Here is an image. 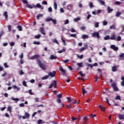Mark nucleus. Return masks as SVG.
<instances>
[{
  "instance_id": "39",
  "label": "nucleus",
  "mask_w": 124,
  "mask_h": 124,
  "mask_svg": "<svg viewBox=\"0 0 124 124\" xmlns=\"http://www.w3.org/2000/svg\"><path fill=\"white\" fill-rule=\"evenodd\" d=\"M109 29L110 30H115L116 28H115V25H112L111 26H110Z\"/></svg>"
},
{
  "instance_id": "29",
  "label": "nucleus",
  "mask_w": 124,
  "mask_h": 124,
  "mask_svg": "<svg viewBox=\"0 0 124 124\" xmlns=\"http://www.w3.org/2000/svg\"><path fill=\"white\" fill-rule=\"evenodd\" d=\"M40 37H41V35L40 34H38L35 36V38H36V39H38L40 38Z\"/></svg>"
},
{
  "instance_id": "12",
  "label": "nucleus",
  "mask_w": 124,
  "mask_h": 124,
  "mask_svg": "<svg viewBox=\"0 0 124 124\" xmlns=\"http://www.w3.org/2000/svg\"><path fill=\"white\" fill-rule=\"evenodd\" d=\"M85 65L88 66V67H91V68H93V64H90L88 62H86L85 63Z\"/></svg>"
},
{
  "instance_id": "41",
  "label": "nucleus",
  "mask_w": 124,
  "mask_h": 124,
  "mask_svg": "<svg viewBox=\"0 0 124 124\" xmlns=\"http://www.w3.org/2000/svg\"><path fill=\"white\" fill-rule=\"evenodd\" d=\"M51 21H52V22H53V23L54 25H56L57 24V20L53 19V18H52Z\"/></svg>"
},
{
  "instance_id": "63",
  "label": "nucleus",
  "mask_w": 124,
  "mask_h": 124,
  "mask_svg": "<svg viewBox=\"0 0 124 124\" xmlns=\"http://www.w3.org/2000/svg\"><path fill=\"white\" fill-rule=\"evenodd\" d=\"M42 4H45V5H47V1H43L42 2Z\"/></svg>"
},
{
  "instance_id": "35",
  "label": "nucleus",
  "mask_w": 124,
  "mask_h": 124,
  "mask_svg": "<svg viewBox=\"0 0 124 124\" xmlns=\"http://www.w3.org/2000/svg\"><path fill=\"white\" fill-rule=\"evenodd\" d=\"M52 42H54V43H56V44H60V43H59V42H58V40H57V39H54L52 40Z\"/></svg>"
},
{
  "instance_id": "46",
  "label": "nucleus",
  "mask_w": 124,
  "mask_h": 124,
  "mask_svg": "<svg viewBox=\"0 0 124 124\" xmlns=\"http://www.w3.org/2000/svg\"><path fill=\"white\" fill-rule=\"evenodd\" d=\"M95 28H98L99 27V22H96L94 25Z\"/></svg>"
},
{
  "instance_id": "15",
  "label": "nucleus",
  "mask_w": 124,
  "mask_h": 124,
  "mask_svg": "<svg viewBox=\"0 0 124 124\" xmlns=\"http://www.w3.org/2000/svg\"><path fill=\"white\" fill-rule=\"evenodd\" d=\"M118 118L119 120H124V114H118Z\"/></svg>"
},
{
  "instance_id": "23",
  "label": "nucleus",
  "mask_w": 124,
  "mask_h": 124,
  "mask_svg": "<svg viewBox=\"0 0 124 124\" xmlns=\"http://www.w3.org/2000/svg\"><path fill=\"white\" fill-rule=\"evenodd\" d=\"M121 15H122V13H121V12H117L116 13L115 16L116 17H119V16H121Z\"/></svg>"
},
{
  "instance_id": "5",
  "label": "nucleus",
  "mask_w": 124,
  "mask_h": 124,
  "mask_svg": "<svg viewBox=\"0 0 124 124\" xmlns=\"http://www.w3.org/2000/svg\"><path fill=\"white\" fill-rule=\"evenodd\" d=\"M116 83L114 82L111 84V87L113 88L114 92H118L119 88L116 86Z\"/></svg>"
},
{
  "instance_id": "28",
  "label": "nucleus",
  "mask_w": 124,
  "mask_h": 124,
  "mask_svg": "<svg viewBox=\"0 0 124 124\" xmlns=\"http://www.w3.org/2000/svg\"><path fill=\"white\" fill-rule=\"evenodd\" d=\"M77 57L78 59H80V60H82V59H83V58H84V55H81L80 56H79V55L78 54V55H77Z\"/></svg>"
},
{
  "instance_id": "56",
  "label": "nucleus",
  "mask_w": 124,
  "mask_h": 124,
  "mask_svg": "<svg viewBox=\"0 0 124 124\" xmlns=\"http://www.w3.org/2000/svg\"><path fill=\"white\" fill-rule=\"evenodd\" d=\"M67 24H69V20L68 19L66 20L64 22V25H67Z\"/></svg>"
},
{
  "instance_id": "13",
  "label": "nucleus",
  "mask_w": 124,
  "mask_h": 124,
  "mask_svg": "<svg viewBox=\"0 0 124 124\" xmlns=\"http://www.w3.org/2000/svg\"><path fill=\"white\" fill-rule=\"evenodd\" d=\"M43 17V14H39L36 16V18L37 20H39L40 18H42Z\"/></svg>"
},
{
  "instance_id": "20",
  "label": "nucleus",
  "mask_w": 124,
  "mask_h": 124,
  "mask_svg": "<svg viewBox=\"0 0 124 124\" xmlns=\"http://www.w3.org/2000/svg\"><path fill=\"white\" fill-rule=\"evenodd\" d=\"M87 38H89V36L88 35L83 34L82 36V39H87Z\"/></svg>"
},
{
  "instance_id": "37",
  "label": "nucleus",
  "mask_w": 124,
  "mask_h": 124,
  "mask_svg": "<svg viewBox=\"0 0 124 124\" xmlns=\"http://www.w3.org/2000/svg\"><path fill=\"white\" fill-rule=\"evenodd\" d=\"M82 93H83V95H84L85 93H87V91H86L85 88L82 89Z\"/></svg>"
},
{
  "instance_id": "8",
  "label": "nucleus",
  "mask_w": 124,
  "mask_h": 124,
  "mask_svg": "<svg viewBox=\"0 0 124 124\" xmlns=\"http://www.w3.org/2000/svg\"><path fill=\"white\" fill-rule=\"evenodd\" d=\"M111 49L114 50V51H118L119 50V47L118 46H116L114 45H112L110 46Z\"/></svg>"
},
{
  "instance_id": "30",
  "label": "nucleus",
  "mask_w": 124,
  "mask_h": 124,
  "mask_svg": "<svg viewBox=\"0 0 124 124\" xmlns=\"http://www.w3.org/2000/svg\"><path fill=\"white\" fill-rule=\"evenodd\" d=\"M99 2L100 3V4H102V5H104V4H105V2L102 0H99Z\"/></svg>"
},
{
  "instance_id": "1",
  "label": "nucleus",
  "mask_w": 124,
  "mask_h": 124,
  "mask_svg": "<svg viewBox=\"0 0 124 124\" xmlns=\"http://www.w3.org/2000/svg\"><path fill=\"white\" fill-rule=\"evenodd\" d=\"M40 58V55L39 54H35L30 58V60H35V59H37L36 60V62L38 65H39L40 67L43 69V70H45L46 69V65L44 63H42L41 62V61L40 60L38 59Z\"/></svg>"
},
{
  "instance_id": "49",
  "label": "nucleus",
  "mask_w": 124,
  "mask_h": 124,
  "mask_svg": "<svg viewBox=\"0 0 124 124\" xmlns=\"http://www.w3.org/2000/svg\"><path fill=\"white\" fill-rule=\"evenodd\" d=\"M70 36H71V37H76L77 35L76 34H71Z\"/></svg>"
},
{
  "instance_id": "52",
  "label": "nucleus",
  "mask_w": 124,
  "mask_h": 124,
  "mask_svg": "<svg viewBox=\"0 0 124 124\" xmlns=\"http://www.w3.org/2000/svg\"><path fill=\"white\" fill-rule=\"evenodd\" d=\"M117 41H121L122 40V37L120 36L117 37Z\"/></svg>"
},
{
  "instance_id": "19",
  "label": "nucleus",
  "mask_w": 124,
  "mask_h": 124,
  "mask_svg": "<svg viewBox=\"0 0 124 124\" xmlns=\"http://www.w3.org/2000/svg\"><path fill=\"white\" fill-rule=\"evenodd\" d=\"M107 9L108 13H111V12L113 11V9H110V7H109L108 6L107 7Z\"/></svg>"
},
{
  "instance_id": "40",
  "label": "nucleus",
  "mask_w": 124,
  "mask_h": 124,
  "mask_svg": "<svg viewBox=\"0 0 124 124\" xmlns=\"http://www.w3.org/2000/svg\"><path fill=\"white\" fill-rule=\"evenodd\" d=\"M33 44H35V45H40V42H36L34 41L33 42Z\"/></svg>"
},
{
  "instance_id": "7",
  "label": "nucleus",
  "mask_w": 124,
  "mask_h": 124,
  "mask_svg": "<svg viewBox=\"0 0 124 124\" xmlns=\"http://www.w3.org/2000/svg\"><path fill=\"white\" fill-rule=\"evenodd\" d=\"M50 76V77H55L56 76V71H53L52 72H49L48 73V77Z\"/></svg>"
},
{
  "instance_id": "11",
  "label": "nucleus",
  "mask_w": 124,
  "mask_h": 124,
  "mask_svg": "<svg viewBox=\"0 0 124 124\" xmlns=\"http://www.w3.org/2000/svg\"><path fill=\"white\" fill-rule=\"evenodd\" d=\"M111 69L113 72H116V71H117V70L118 69V67L114 65L112 67Z\"/></svg>"
},
{
  "instance_id": "38",
  "label": "nucleus",
  "mask_w": 124,
  "mask_h": 124,
  "mask_svg": "<svg viewBox=\"0 0 124 124\" xmlns=\"http://www.w3.org/2000/svg\"><path fill=\"white\" fill-rule=\"evenodd\" d=\"M50 21H52L51 17L47 18L46 19V22H50Z\"/></svg>"
},
{
  "instance_id": "14",
  "label": "nucleus",
  "mask_w": 124,
  "mask_h": 124,
  "mask_svg": "<svg viewBox=\"0 0 124 124\" xmlns=\"http://www.w3.org/2000/svg\"><path fill=\"white\" fill-rule=\"evenodd\" d=\"M50 60H57L58 57L54 56V55H51L49 58Z\"/></svg>"
},
{
  "instance_id": "9",
  "label": "nucleus",
  "mask_w": 124,
  "mask_h": 124,
  "mask_svg": "<svg viewBox=\"0 0 124 124\" xmlns=\"http://www.w3.org/2000/svg\"><path fill=\"white\" fill-rule=\"evenodd\" d=\"M39 31L42 34H43L44 35H45V34H46V33H45V30H44V28L41 27L39 29Z\"/></svg>"
},
{
  "instance_id": "42",
  "label": "nucleus",
  "mask_w": 124,
  "mask_h": 124,
  "mask_svg": "<svg viewBox=\"0 0 124 124\" xmlns=\"http://www.w3.org/2000/svg\"><path fill=\"white\" fill-rule=\"evenodd\" d=\"M22 2L24 4H28V3H29V2H28V0H22Z\"/></svg>"
},
{
  "instance_id": "3",
  "label": "nucleus",
  "mask_w": 124,
  "mask_h": 124,
  "mask_svg": "<svg viewBox=\"0 0 124 124\" xmlns=\"http://www.w3.org/2000/svg\"><path fill=\"white\" fill-rule=\"evenodd\" d=\"M59 70L61 71V75H62V76H66V70L63 69V68H62V66H61L59 68Z\"/></svg>"
},
{
  "instance_id": "6",
  "label": "nucleus",
  "mask_w": 124,
  "mask_h": 124,
  "mask_svg": "<svg viewBox=\"0 0 124 124\" xmlns=\"http://www.w3.org/2000/svg\"><path fill=\"white\" fill-rule=\"evenodd\" d=\"M93 36L94 37H96V38L97 39H99V38H100V35H99V33L98 32H94Z\"/></svg>"
},
{
  "instance_id": "10",
  "label": "nucleus",
  "mask_w": 124,
  "mask_h": 124,
  "mask_svg": "<svg viewBox=\"0 0 124 124\" xmlns=\"http://www.w3.org/2000/svg\"><path fill=\"white\" fill-rule=\"evenodd\" d=\"M88 48V45H85L84 47H81L79 49V52H83V51H85L86 49Z\"/></svg>"
},
{
  "instance_id": "25",
  "label": "nucleus",
  "mask_w": 124,
  "mask_h": 124,
  "mask_svg": "<svg viewBox=\"0 0 124 124\" xmlns=\"http://www.w3.org/2000/svg\"><path fill=\"white\" fill-rule=\"evenodd\" d=\"M26 7H27L28 8H30V9H32V6L30 4H27L26 5Z\"/></svg>"
},
{
  "instance_id": "18",
  "label": "nucleus",
  "mask_w": 124,
  "mask_h": 124,
  "mask_svg": "<svg viewBox=\"0 0 124 124\" xmlns=\"http://www.w3.org/2000/svg\"><path fill=\"white\" fill-rule=\"evenodd\" d=\"M78 74L81 76V77H85V76H86V75L85 74H83V72L82 71L79 72Z\"/></svg>"
},
{
  "instance_id": "57",
  "label": "nucleus",
  "mask_w": 124,
  "mask_h": 124,
  "mask_svg": "<svg viewBox=\"0 0 124 124\" xmlns=\"http://www.w3.org/2000/svg\"><path fill=\"white\" fill-rule=\"evenodd\" d=\"M57 101L58 103H59V104L62 103V100L60 98L57 99Z\"/></svg>"
},
{
  "instance_id": "51",
  "label": "nucleus",
  "mask_w": 124,
  "mask_h": 124,
  "mask_svg": "<svg viewBox=\"0 0 124 124\" xmlns=\"http://www.w3.org/2000/svg\"><path fill=\"white\" fill-rule=\"evenodd\" d=\"M115 99L116 100H118V99H119V100H122V99H121V97L119 95L117 96L116 97H115Z\"/></svg>"
},
{
  "instance_id": "22",
  "label": "nucleus",
  "mask_w": 124,
  "mask_h": 124,
  "mask_svg": "<svg viewBox=\"0 0 124 124\" xmlns=\"http://www.w3.org/2000/svg\"><path fill=\"white\" fill-rule=\"evenodd\" d=\"M67 9H68L69 10H71L72 9V5L69 4L67 6Z\"/></svg>"
},
{
  "instance_id": "54",
  "label": "nucleus",
  "mask_w": 124,
  "mask_h": 124,
  "mask_svg": "<svg viewBox=\"0 0 124 124\" xmlns=\"http://www.w3.org/2000/svg\"><path fill=\"white\" fill-rule=\"evenodd\" d=\"M81 31H85L86 30V27L85 26H82L80 27Z\"/></svg>"
},
{
  "instance_id": "33",
  "label": "nucleus",
  "mask_w": 124,
  "mask_h": 124,
  "mask_svg": "<svg viewBox=\"0 0 124 124\" xmlns=\"http://www.w3.org/2000/svg\"><path fill=\"white\" fill-rule=\"evenodd\" d=\"M25 116L27 119H29V118H30V114H29V113L28 112L25 113Z\"/></svg>"
},
{
  "instance_id": "17",
  "label": "nucleus",
  "mask_w": 124,
  "mask_h": 124,
  "mask_svg": "<svg viewBox=\"0 0 124 124\" xmlns=\"http://www.w3.org/2000/svg\"><path fill=\"white\" fill-rule=\"evenodd\" d=\"M36 7H37L38 8H41V9H42V10L44 9L43 7H42L41 6V5H40V4H39V3H37L36 5Z\"/></svg>"
},
{
  "instance_id": "27",
  "label": "nucleus",
  "mask_w": 124,
  "mask_h": 124,
  "mask_svg": "<svg viewBox=\"0 0 124 124\" xmlns=\"http://www.w3.org/2000/svg\"><path fill=\"white\" fill-rule=\"evenodd\" d=\"M63 52H65V48H63L62 50L58 51L57 53H59V54H62V53H63Z\"/></svg>"
},
{
  "instance_id": "60",
  "label": "nucleus",
  "mask_w": 124,
  "mask_h": 124,
  "mask_svg": "<svg viewBox=\"0 0 124 124\" xmlns=\"http://www.w3.org/2000/svg\"><path fill=\"white\" fill-rule=\"evenodd\" d=\"M19 74L20 75H24V72L23 71V70H21L20 71H19Z\"/></svg>"
},
{
  "instance_id": "2",
  "label": "nucleus",
  "mask_w": 124,
  "mask_h": 124,
  "mask_svg": "<svg viewBox=\"0 0 124 124\" xmlns=\"http://www.w3.org/2000/svg\"><path fill=\"white\" fill-rule=\"evenodd\" d=\"M104 40H108L110 39L111 40H115L116 39V34H113L110 37L109 35L105 36L104 38Z\"/></svg>"
},
{
  "instance_id": "50",
  "label": "nucleus",
  "mask_w": 124,
  "mask_h": 124,
  "mask_svg": "<svg viewBox=\"0 0 124 124\" xmlns=\"http://www.w3.org/2000/svg\"><path fill=\"white\" fill-rule=\"evenodd\" d=\"M54 9L56 10L58 7V5L57 4V3L56 2L54 3Z\"/></svg>"
},
{
  "instance_id": "24",
  "label": "nucleus",
  "mask_w": 124,
  "mask_h": 124,
  "mask_svg": "<svg viewBox=\"0 0 124 124\" xmlns=\"http://www.w3.org/2000/svg\"><path fill=\"white\" fill-rule=\"evenodd\" d=\"M49 78V76L48 75H46L45 77H43L42 78V80H46V79H48Z\"/></svg>"
},
{
  "instance_id": "47",
  "label": "nucleus",
  "mask_w": 124,
  "mask_h": 124,
  "mask_svg": "<svg viewBox=\"0 0 124 124\" xmlns=\"http://www.w3.org/2000/svg\"><path fill=\"white\" fill-rule=\"evenodd\" d=\"M67 101L69 103H70L71 102V98L69 97H67Z\"/></svg>"
},
{
  "instance_id": "31",
  "label": "nucleus",
  "mask_w": 124,
  "mask_h": 124,
  "mask_svg": "<svg viewBox=\"0 0 124 124\" xmlns=\"http://www.w3.org/2000/svg\"><path fill=\"white\" fill-rule=\"evenodd\" d=\"M3 15L5 16L6 19H7V18H8V15H7V12H4Z\"/></svg>"
},
{
  "instance_id": "62",
  "label": "nucleus",
  "mask_w": 124,
  "mask_h": 124,
  "mask_svg": "<svg viewBox=\"0 0 124 124\" xmlns=\"http://www.w3.org/2000/svg\"><path fill=\"white\" fill-rule=\"evenodd\" d=\"M70 31H71V32H75V31H75L74 29L72 28L70 30Z\"/></svg>"
},
{
  "instance_id": "55",
  "label": "nucleus",
  "mask_w": 124,
  "mask_h": 124,
  "mask_svg": "<svg viewBox=\"0 0 124 124\" xmlns=\"http://www.w3.org/2000/svg\"><path fill=\"white\" fill-rule=\"evenodd\" d=\"M28 93H30V94H31V95H32V94H33V93H32L31 89L29 90Z\"/></svg>"
},
{
  "instance_id": "59",
  "label": "nucleus",
  "mask_w": 124,
  "mask_h": 124,
  "mask_svg": "<svg viewBox=\"0 0 124 124\" xmlns=\"http://www.w3.org/2000/svg\"><path fill=\"white\" fill-rule=\"evenodd\" d=\"M121 2L120 1H115V4H117V5H120L121 4Z\"/></svg>"
},
{
  "instance_id": "45",
  "label": "nucleus",
  "mask_w": 124,
  "mask_h": 124,
  "mask_svg": "<svg viewBox=\"0 0 124 124\" xmlns=\"http://www.w3.org/2000/svg\"><path fill=\"white\" fill-rule=\"evenodd\" d=\"M77 64L78 65L79 67H83V63L82 62L78 63Z\"/></svg>"
},
{
  "instance_id": "61",
  "label": "nucleus",
  "mask_w": 124,
  "mask_h": 124,
  "mask_svg": "<svg viewBox=\"0 0 124 124\" xmlns=\"http://www.w3.org/2000/svg\"><path fill=\"white\" fill-rule=\"evenodd\" d=\"M11 46H14L15 45V43L12 42L10 43Z\"/></svg>"
},
{
  "instance_id": "16",
  "label": "nucleus",
  "mask_w": 124,
  "mask_h": 124,
  "mask_svg": "<svg viewBox=\"0 0 124 124\" xmlns=\"http://www.w3.org/2000/svg\"><path fill=\"white\" fill-rule=\"evenodd\" d=\"M99 108H100L101 111H103V112H105V107L101 105H100Z\"/></svg>"
},
{
  "instance_id": "32",
  "label": "nucleus",
  "mask_w": 124,
  "mask_h": 124,
  "mask_svg": "<svg viewBox=\"0 0 124 124\" xmlns=\"http://www.w3.org/2000/svg\"><path fill=\"white\" fill-rule=\"evenodd\" d=\"M80 20H81V18L80 17H77L74 18V22H78V21H80Z\"/></svg>"
},
{
  "instance_id": "4",
  "label": "nucleus",
  "mask_w": 124,
  "mask_h": 124,
  "mask_svg": "<svg viewBox=\"0 0 124 124\" xmlns=\"http://www.w3.org/2000/svg\"><path fill=\"white\" fill-rule=\"evenodd\" d=\"M53 83L50 84V85L48 87V89H52V88H53V86L55 88H57V80H54L53 81Z\"/></svg>"
},
{
  "instance_id": "58",
  "label": "nucleus",
  "mask_w": 124,
  "mask_h": 124,
  "mask_svg": "<svg viewBox=\"0 0 124 124\" xmlns=\"http://www.w3.org/2000/svg\"><path fill=\"white\" fill-rule=\"evenodd\" d=\"M8 29L9 30V31H11L12 27H11V25H8Z\"/></svg>"
},
{
  "instance_id": "64",
  "label": "nucleus",
  "mask_w": 124,
  "mask_h": 124,
  "mask_svg": "<svg viewBox=\"0 0 124 124\" xmlns=\"http://www.w3.org/2000/svg\"><path fill=\"white\" fill-rule=\"evenodd\" d=\"M4 66H5V68H7V67H8V66L7 65V63H4Z\"/></svg>"
},
{
  "instance_id": "21",
  "label": "nucleus",
  "mask_w": 124,
  "mask_h": 124,
  "mask_svg": "<svg viewBox=\"0 0 124 124\" xmlns=\"http://www.w3.org/2000/svg\"><path fill=\"white\" fill-rule=\"evenodd\" d=\"M12 100H14V101H16V103L19 101V98H14V97H12L11 98Z\"/></svg>"
},
{
  "instance_id": "36",
  "label": "nucleus",
  "mask_w": 124,
  "mask_h": 124,
  "mask_svg": "<svg viewBox=\"0 0 124 124\" xmlns=\"http://www.w3.org/2000/svg\"><path fill=\"white\" fill-rule=\"evenodd\" d=\"M57 97L58 98L61 99V98H62V94H57Z\"/></svg>"
},
{
  "instance_id": "48",
  "label": "nucleus",
  "mask_w": 124,
  "mask_h": 124,
  "mask_svg": "<svg viewBox=\"0 0 124 124\" xmlns=\"http://www.w3.org/2000/svg\"><path fill=\"white\" fill-rule=\"evenodd\" d=\"M108 22L106 21H103V26H106L107 25H108Z\"/></svg>"
},
{
  "instance_id": "34",
  "label": "nucleus",
  "mask_w": 124,
  "mask_h": 124,
  "mask_svg": "<svg viewBox=\"0 0 124 124\" xmlns=\"http://www.w3.org/2000/svg\"><path fill=\"white\" fill-rule=\"evenodd\" d=\"M119 58L124 59V53H122L121 54L119 55Z\"/></svg>"
},
{
  "instance_id": "53",
  "label": "nucleus",
  "mask_w": 124,
  "mask_h": 124,
  "mask_svg": "<svg viewBox=\"0 0 124 124\" xmlns=\"http://www.w3.org/2000/svg\"><path fill=\"white\" fill-rule=\"evenodd\" d=\"M83 120H84L85 122H88V116H84Z\"/></svg>"
},
{
  "instance_id": "44",
  "label": "nucleus",
  "mask_w": 124,
  "mask_h": 124,
  "mask_svg": "<svg viewBox=\"0 0 124 124\" xmlns=\"http://www.w3.org/2000/svg\"><path fill=\"white\" fill-rule=\"evenodd\" d=\"M7 110H8V111H9V112H10V113H11V110H12V108L11 107V106H8Z\"/></svg>"
},
{
  "instance_id": "26",
  "label": "nucleus",
  "mask_w": 124,
  "mask_h": 124,
  "mask_svg": "<svg viewBox=\"0 0 124 124\" xmlns=\"http://www.w3.org/2000/svg\"><path fill=\"white\" fill-rule=\"evenodd\" d=\"M17 28L19 31H23V28H22V26H21L20 25H18Z\"/></svg>"
},
{
  "instance_id": "43",
  "label": "nucleus",
  "mask_w": 124,
  "mask_h": 124,
  "mask_svg": "<svg viewBox=\"0 0 124 124\" xmlns=\"http://www.w3.org/2000/svg\"><path fill=\"white\" fill-rule=\"evenodd\" d=\"M22 84L24 87H28V85H27V82H26V81H23L22 82Z\"/></svg>"
}]
</instances>
